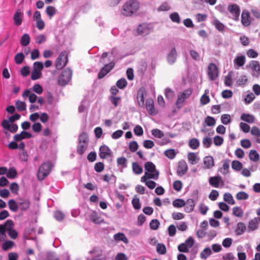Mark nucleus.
<instances>
[{
  "instance_id": "nucleus-42",
  "label": "nucleus",
  "mask_w": 260,
  "mask_h": 260,
  "mask_svg": "<svg viewBox=\"0 0 260 260\" xmlns=\"http://www.w3.org/2000/svg\"><path fill=\"white\" fill-rule=\"evenodd\" d=\"M24 58V55L22 53L20 52L15 55L14 60L16 64H20L23 62Z\"/></svg>"
},
{
  "instance_id": "nucleus-3",
  "label": "nucleus",
  "mask_w": 260,
  "mask_h": 260,
  "mask_svg": "<svg viewBox=\"0 0 260 260\" xmlns=\"http://www.w3.org/2000/svg\"><path fill=\"white\" fill-rule=\"evenodd\" d=\"M53 166L51 162L47 161L43 164L39 168L37 176L40 180L44 179L50 173Z\"/></svg>"
},
{
  "instance_id": "nucleus-56",
  "label": "nucleus",
  "mask_w": 260,
  "mask_h": 260,
  "mask_svg": "<svg viewBox=\"0 0 260 260\" xmlns=\"http://www.w3.org/2000/svg\"><path fill=\"white\" fill-rule=\"evenodd\" d=\"M54 217L57 221H61L65 217L64 214L61 211L57 210L55 211Z\"/></svg>"
},
{
  "instance_id": "nucleus-32",
  "label": "nucleus",
  "mask_w": 260,
  "mask_h": 260,
  "mask_svg": "<svg viewBox=\"0 0 260 260\" xmlns=\"http://www.w3.org/2000/svg\"><path fill=\"white\" fill-rule=\"evenodd\" d=\"M251 134L255 137V141L257 143H260V129L256 127L253 126L250 131Z\"/></svg>"
},
{
  "instance_id": "nucleus-8",
  "label": "nucleus",
  "mask_w": 260,
  "mask_h": 260,
  "mask_svg": "<svg viewBox=\"0 0 260 260\" xmlns=\"http://www.w3.org/2000/svg\"><path fill=\"white\" fill-rule=\"evenodd\" d=\"M218 70L215 64L210 63L208 66V75L209 79L212 80H215L218 76Z\"/></svg>"
},
{
  "instance_id": "nucleus-17",
  "label": "nucleus",
  "mask_w": 260,
  "mask_h": 260,
  "mask_svg": "<svg viewBox=\"0 0 260 260\" xmlns=\"http://www.w3.org/2000/svg\"><path fill=\"white\" fill-rule=\"evenodd\" d=\"M22 97L24 98V99H25L26 98H28V100H29V101L31 103H35L37 100V95L31 92V90L28 89H26L22 93Z\"/></svg>"
},
{
  "instance_id": "nucleus-63",
  "label": "nucleus",
  "mask_w": 260,
  "mask_h": 260,
  "mask_svg": "<svg viewBox=\"0 0 260 260\" xmlns=\"http://www.w3.org/2000/svg\"><path fill=\"white\" fill-rule=\"evenodd\" d=\"M46 12L50 18H51L56 14V10L54 7L52 6H48L46 8Z\"/></svg>"
},
{
  "instance_id": "nucleus-13",
  "label": "nucleus",
  "mask_w": 260,
  "mask_h": 260,
  "mask_svg": "<svg viewBox=\"0 0 260 260\" xmlns=\"http://www.w3.org/2000/svg\"><path fill=\"white\" fill-rule=\"evenodd\" d=\"M188 167L186 162L184 160L180 161L177 171V174L179 176H182L186 173Z\"/></svg>"
},
{
  "instance_id": "nucleus-58",
  "label": "nucleus",
  "mask_w": 260,
  "mask_h": 260,
  "mask_svg": "<svg viewBox=\"0 0 260 260\" xmlns=\"http://www.w3.org/2000/svg\"><path fill=\"white\" fill-rule=\"evenodd\" d=\"M233 214L237 217H241L243 215V211L239 207H235L233 209Z\"/></svg>"
},
{
  "instance_id": "nucleus-16",
  "label": "nucleus",
  "mask_w": 260,
  "mask_h": 260,
  "mask_svg": "<svg viewBox=\"0 0 260 260\" xmlns=\"http://www.w3.org/2000/svg\"><path fill=\"white\" fill-rule=\"evenodd\" d=\"M241 22L245 26H248L251 23V18L249 13L246 10H243L241 15Z\"/></svg>"
},
{
  "instance_id": "nucleus-48",
  "label": "nucleus",
  "mask_w": 260,
  "mask_h": 260,
  "mask_svg": "<svg viewBox=\"0 0 260 260\" xmlns=\"http://www.w3.org/2000/svg\"><path fill=\"white\" fill-rule=\"evenodd\" d=\"M173 205L175 208H181L185 206V201L181 199H177L173 202Z\"/></svg>"
},
{
  "instance_id": "nucleus-19",
  "label": "nucleus",
  "mask_w": 260,
  "mask_h": 260,
  "mask_svg": "<svg viewBox=\"0 0 260 260\" xmlns=\"http://www.w3.org/2000/svg\"><path fill=\"white\" fill-rule=\"evenodd\" d=\"M209 182L212 186L216 188L219 187V185L220 183L223 184L222 178L219 176L210 177Z\"/></svg>"
},
{
  "instance_id": "nucleus-52",
  "label": "nucleus",
  "mask_w": 260,
  "mask_h": 260,
  "mask_svg": "<svg viewBox=\"0 0 260 260\" xmlns=\"http://www.w3.org/2000/svg\"><path fill=\"white\" fill-rule=\"evenodd\" d=\"M14 245V242L10 240H8L5 241L3 245L2 248L4 250L7 251L10 249H11Z\"/></svg>"
},
{
  "instance_id": "nucleus-50",
  "label": "nucleus",
  "mask_w": 260,
  "mask_h": 260,
  "mask_svg": "<svg viewBox=\"0 0 260 260\" xmlns=\"http://www.w3.org/2000/svg\"><path fill=\"white\" fill-rule=\"evenodd\" d=\"M204 122L207 125L212 126L215 124L216 120L213 117L208 116L205 118Z\"/></svg>"
},
{
  "instance_id": "nucleus-1",
  "label": "nucleus",
  "mask_w": 260,
  "mask_h": 260,
  "mask_svg": "<svg viewBox=\"0 0 260 260\" xmlns=\"http://www.w3.org/2000/svg\"><path fill=\"white\" fill-rule=\"evenodd\" d=\"M139 8V4L137 1L130 0L125 3L122 7V14L129 16L135 13Z\"/></svg>"
},
{
  "instance_id": "nucleus-30",
  "label": "nucleus",
  "mask_w": 260,
  "mask_h": 260,
  "mask_svg": "<svg viewBox=\"0 0 260 260\" xmlns=\"http://www.w3.org/2000/svg\"><path fill=\"white\" fill-rule=\"evenodd\" d=\"M246 230V226L243 222H240L237 223L235 230V234L236 235H241L243 234Z\"/></svg>"
},
{
  "instance_id": "nucleus-62",
  "label": "nucleus",
  "mask_w": 260,
  "mask_h": 260,
  "mask_svg": "<svg viewBox=\"0 0 260 260\" xmlns=\"http://www.w3.org/2000/svg\"><path fill=\"white\" fill-rule=\"evenodd\" d=\"M126 85L127 81L124 78H121L116 82V86L120 89H123Z\"/></svg>"
},
{
  "instance_id": "nucleus-43",
  "label": "nucleus",
  "mask_w": 260,
  "mask_h": 260,
  "mask_svg": "<svg viewBox=\"0 0 260 260\" xmlns=\"http://www.w3.org/2000/svg\"><path fill=\"white\" fill-rule=\"evenodd\" d=\"M133 172L137 175L140 174L143 172L142 168L137 162H133L132 164Z\"/></svg>"
},
{
  "instance_id": "nucleus-59",
  "label": "nucleus",
  "mask_w": 260,
  "mask_h": 260,
  "mask_svg": "<svg viewBox=\"0 0 260 260\" xmlns=\"http://www.w3.org/2000/svg\"><path fill=\"white\" fill-rule=\"evenodd\" d=\"M88 137L86 133H82L79 136V143L88 144Z\"/></svg>"
},
{
  "instance_id": "nucleus-22",
  "label": "nucleus",
  "mask_w": 260,
  "mask_h": 260,
  "mask_svg": "<svg viewBox=\"0 0 260 260\" xmlns=\"http://www.w3.org/2000/svg\"><path fill=\"white\" fill-rule=\"evenodd\" d=\"M137 32L139 35L145 36L150 33V29L147 24H143L139 25L137 28Z\"/></svg>"
},
{
  "instance_id": "nucleus-14",
  "label": "nucleus",
  "mask_w": 260,
  "mask_h": 260,
  "mask_svg": "<svg viewBox=\"0 0 260 260\" xmlns=\"http://www.w3.org/2000/svg\"><path fill=\"white\" fill-rule=\"evenodd\" d=\"M146 108L148 113L151 115H154L156 114L154 102L151 98L148 99L146 102Z\"/></svg>"
},
{
  "instance_id": "nucleus-36",
  "label": "nucleus",
  "mask_w": 260,
  "mask_h": 260,
  "mask_svg": "<svg viewBox=\"0 0 260 260\" xmlns=\"http://www.w3.org/2000/svg\"><path fill=\"white\" fill-rule=\"evenodd\" d=\"M249 157L251 161L257 162L259 159V155L256 150H251L249 152Z\"/></svg>"
},
{
  "instance_id": "nucleus-40",
  "label": "nucleus",
  "mask_w": 260,
  "mask_h": 260,
  "mask_svg": "<svg viewBox=\"0 0 260 260\" xmlns=\"http://www.w3.org/2000/svg\"><path fill=\"white\" fill-rule=\"evenodd\" d=\"M17 174V171L14 167H11L9 170L7 169V172L6 173L7 177L9 179L15 178Z\"/></svg>"
},
{
  "instance_id": "nucleus-37",
  "label": "nucleus",
  "mask_w": 260,
  "mask_h": 260,
  "mask_svg": "<svg viewBox=\"0 0 260 260\" xmlns=\"http://www.w3.org/2000/svg\"><path fill=\"white\" fill-rule=\"evenodd\" d=\"M30 37L27 34H25L22 35L20 39V44L23 46H26L30 43Z\"/></svg>"
},
{
  "instance_id": "nucleus-39",
  "label": "nucleus",
  "mask_w": 260,
  "mask_h": 260,
  "mask_svg": "<svg viewBox=\"0 0 260 260\" xmlns=\"http://www.w3.org/2000/svg\"><path fill=\"white\" fill-rule=\"evenodd\" d=\"M8 205L11 210L13 212H16L19 208L18 202H16L14 200H10L8 202Z\"/></svg>"
},
{
  "instance_id": "nucleus-6",
  "label": "nucleus",
  "mask_w": 260,
  "mask_h": 260,
  "mask_svg": "<svg viewBox=\"0 0 260 260\" xmlns=\"http://www.w3.org/2000/svg\"><path fill=\"white\" fill-rule=\"evenodd\" d=\"M72 71L71 69H67L63 70L58 77V83L60 86L67 85L71 79Z\"/></svg>"
},
{
  "instance_id": "nucleus-31",
  "label": "nucleus",
  "mask_w": 260,
  "mask_h": 260,
  "mask_svg": "<svg viewBox=\"0 0 260 260\" xmlns=\"http://www.w3.org/2000/svg\"><path fill=\"white\" fill-rule=\"evenodd\" d=\"M259 222V219L255 217L249 222L248 227L250 230L254 231L258 228Z\"/></svg>"
},
{
  "instance_id": "nucleus-10",
  "label": "nucleus",
  "mask_w": 260,
  "mask_h": 260,
  "mask_svg": "<svg viewBox=\"0 0 260 260\" xmlns=\"http://www.w3.org/2000/svg\"><path fill=\"white\" fill-rule=\"evenodd\" d=\"M228 10L233 19L235 20L239 19L240 10L238 6L236 4L230 5L228 7Z\"/></svg>"
},
{
  "instance_id": "nucleus-11",
  "label": "nucleus",
  "mask_w": 260,
  "mask_h": 260,
  "mask_svg": "<svg viewBox=\"0 0 260 260\" xmlns=\"http://www.w3.org/2000/svg\"><path fill=\"white\" fill-rule=\"evenodd\" d=\"M246 62V57L244 55H237L233 60V63L235 69H239L243 67Z\"/></svg>"
},
{
  "instance_id": "nucleus-51",
  "label": "nucleus",
  "mask_w": 260,
  "mask_h": 260,
  "mask_svg": "<svg viewBox=\"0 0 260 260\" xmlns=\"http://www.w3.org/2000/svg\"><path fill=\"white\" fill-rule=\"evenodd\" d=\"M87 145L88 144L86 143H79V145L77 148L78 153L81 155L83 154L86 150Z\"/></svg>"
},
{
  "instance_id": "nucleus-34",
  "label": "nucleus",
  "mask_w": 260,
  "mask_h": 260,
  "mask_svg": "<svg viewBox=\"0 0 260 260\" xmlns=\"http://www.w3.org/2000/svg\"><path fill=\"white\" fill-rule=\"evenodd\" d=\"M212 253L211 249L209 247H206L200 253V258L202 259H206Z\"/></svg>"
},
{
  "instance_id": "nucleus-28",
  "label": "nucleus",
  "mask_w": 260,
  "mask_h": 260,
  "mask_svg": "<svg viewBox=\"0 0 260 260\" xmlns=\"http://www.w3.org/2000/svg\"><path fill=\"white\" fill-rule=\"evenodd\" d=\"M230 160L225 159L223 161L222 166L219 169V171L223 175H226L229 172Z\"/></svg>"
},
{
  "instance_id": "nucleus-18",
  "label": "nucleus",
  "mask_w": 260,
  "mask_h": 260,
  "mask_svg": "<svg viewBox=\"0 0 260 260\" xmlns=\"http://www.w3.org/2000/svg\"><path fill=\"white\" fill-rule=\"evenodd\" d=\"M205 169H210L214 166V160L211 156H205L203 159Z\"/></svg>"
},
{
  "instance_id": "nucleus-61",
  "label": "nucleus",
  "mask_w": 260,
  "mask_h": 260,
  "mask_svg": "<svg viewBox=\"0 0 260 260\" xmlns=\"http://www.w3.org/2000/svg\"><path fill=\"white\" fill-rule=\"evenodd\" d=\"M159 224L160 223L157 219H152L149 224L150 228L153 230H156L158 228Z\"/></svg>"
},
{
  "instance_id": "nucleus-38",
  "label": "nucleus",
  "mask_w": 260,
  "mask_h": 260,
  "mask_svg": "<svg viewBox=\"0 0 260 260\" xmlns=\"http://www.w3.org/2000/svg\"><path fill=\"white\" fill-rule=\"evenodd\" d=\"M15 106L17 110L19 112L24 111L26 110V105L24 102H22L21 101H17L15 103Z\"/></svg>"
},
{
  "instance_id": "nucleus-23",
  "label": "nucleus",
  "mask_w": 260,
  "mask_h": 260,
  "mask_svg": "<svg viewBox=\"0 0 260 260\" xmlns=\"http://www.w3.org/2000/svg\"><path fill=\"white\" fill-rule=\"evenodd\" d=\"M32 137V135L27 132L22 131L20 134H16L14 136V139L16 141H20L24 139H29Z\"/></svg>"
},
{
  "instance_id": "nucleus-41",
  "label": "nucleus",
  "mask_w": 260,
  "mask_h": 260,
  "mask_svg": "<svg viewBox=\"0 0 260 260\" xmlns=\"http://www.w3.org/2000/svg\"><path fill=\"white\" fill-rule=\"evenodd\" d=\"M132 203L133 207L135 209H140L141 208V204L140 203V199L139 197L135 195L132 200Z\"/></svg>"
},
{
  "instance_id": "nucleus-44",
  "label": "nucleus",
  "mask_w": 260,
  "mask_h": 260,
  "mask_svg": "<svg viewBox=\"0 0 260 260\" xmlns=\"http://www.w3.org/2000/svg\"><path fill=\"white\" fill-rule=\"evenodd\" d=\"M165 96L168 100L171 101L175 96V92L170 88H167L165 89Z\"/></svg>"
},
{
  "instance_id": "nucleus-35",
  "label": "nucleus",
  "mask_w": 260,
  "mask_h": 260,
  "mask_svg": "<svg viewBox=\"0 0 260 260\" xmlns=\"http://www.w3.org/2000/svg\"><path fill=\"white\" fill-rule=\"evenodd\" d=\"M241 120L249 123H252L254 121V117L249 114L243 113L240 117Z\"/></svg>"
},
{
  "instance_id": "nucleus-25",
  "label": "nucleus",
  "mask_w": 260,
  "mask_h": 260,
  "mask_svg": "<svg viewBox=\"0 0 260 260\" xmlns=\"http://www.w3.org/2000/svg\"><path fill=\"white\" fill-rule=\"evenodd\" d=\"M185 211L187 213L191 212L195 206L194 201L191 199H188L186 202H185Z\"/></svg>"
},
{
  "instance_id": "nucleus-29",
  "label": "nucleus",
  "mask_w": 260,
  "mask_h": 260,
  "mask_svg": "<svg viewBox=\"0 0 260 260\" xmlns=\"http://www.w3.org/2000/svg\"><path fill=\"white\" fill-rule=\"evenodd\" d=\"M187 158L189 162L191 165H195L200 161V157L198 156L197 154L194 152L188 153Z\"/></svg>"
},
{
  "instance_id": "nucleus-7",
  "label": "nucleus",
  "mask_w": 260,
  "mask_h": 260,
  "mask_svg": "<svg viewBox=\"0 0 260 260\" xmlns=\"http://www.w3.org/2000/svg\"><path fill=\"white\" fill-rule=\"evenodd\" d=\"M247 69L250 68L252 70V75L253 77H258L260 75V63L256 60H251L246 67Z\"/></svg>"
},
{
  "instance_id": "nucleus-60",
  "label": "nucleus",
  "mask_w": 260,
  "mask_h": 260,
  "mask_svg": "<svg viewBox=\"0 0 260 260\" xmlns=\"http://www.w3.org/2000/svg\"><path fill=\"white\" fill-rule=\"evenodd\" d=\"M151 133L154 137L159 139L162 138L164 136L163 132L157 128L152 129Z\"/></svg>"
},
{
  "instance_id": "nucleus-46",
  "label": "nucleus",
  "mask_w": 260,
  "mask_h": 260,
  "mask_svg": "<svg viewBox=\"0 0 260 260\" xmlns=\"http://www.w3.org/2000/svg\"><path fill=\"white\" fill-rule=\"evenodd\" d=\"M189 147L192 149H197L199 145H200V142L199 140L196 138H193L191 139L189 141Z\"/></svg>"
},
{
  "instance_id": "nucleus-45",
  "label": "nucleus",
  "mask_w": 260,
  "mask_h": 260,
  "mask_svg": "<svg viewBox=\"0 0 260 260\" xmlns=\"http://www.w3.org/2000/svg\"><path fill=\"white\" fill-rule=\"evenodd\" d=\"M109 100L114 107H117L121 102V97L114 95H111L109 97Z\"/></svg>"
},
{
  "instance_id": "nucleus-49",
  "label": "nucleus",
  "mask_w": 260,
  "mask_h": 260,
  "mask_svg": "<svg viewBox=\"0 0 260 260\" xmlns=\"http://www.w3.org/2000/svg\"><path fill=\"white\" fill-rule=\"evenodd\" d=\"M223 199L230 204L234 205L235 203L233 197L230 193H225L223 196Z\"/></svg>"
},
{
  "instance_id": "nucleus-2",
  "label": "nucleus",
  "mask_w": 260,
  "mask_h": 260,
  "mask_svg": "<svg viewBox=\"0 0 260 260\" xmlns=\"http://www.w3.org/2000/svg\"><path fill=\"white\" fill-rule=\"evenodd\" d=\"M14 222L11 220H7L4 224H0V234L5 235L6 231L8 232L9 237L13 239L17 237V232L13 229Z\"/></svg>"
},
{
  "instance_id": "nucleus-12",
  "label": "nucleus",
  "mask_w": 260,
  "mask_h": 260,
  "mask_svg": "<svg viewBox=\"0 0 260 260\" xmlns=\"http://www.w3.org/2000/svg\"><path fill=\"white\" fill-rule=\"evenodd\" d=\"M114 63L111 62L108 64L105 65V66L101 69L98 74L99 79L103 78L106 75H107L114 67Z\"/></svg>"
},
{
  "instance_id": "nucleus-9",
  "label": "nucleus",
  "mask_w": 260,
  "mask_h": 260,
  "mask_svg": "<svg viewBox=\"0 0 260 260\" xmlns=\"http://www.w3.org/2000/svg\"><path fill=\"white\" fill-rule=\"evenodd\" d=\"M68 61V54L66 52H61L57 58L56 62L57 69H60L64 67Z\"/></svg>"
},
{
  "instance_id": "nucleus-33",
  "label": "nucleus",
  "mask_w": 260,
  "mask_h": 260,
  "mask_svg": "<svg viewBox=\"0 0 260 260\" xmlns=\"http://www.w3.org/2000/svg\"><path fill=\"white\" fill-rule=\"evenodd\" d=\"M114 238L115 240L117 241H122L126 244L128 243V239L122 233H118L115 234L114 236Z\"/></svg>"
},
{
  "instance_id": "nucleus-15",
  "label": "nucleus",
  "mask_w": 260,
  "mask_h": 260,
  "mask_svg": "<svg viewBox=\"0 0 260 260\" xmlns=\"http://www.w3.org/2000/svg\"><path fill=\"white\" fill-rule=\"evenodd\" d=\"M2 126L11 133H15L17 131L18 126L16 124L11 125L7 119H4L2 123Z\"/></svg>"
},
{
  "instance_id": "nucleus-64",
  "label": "nucleus",
  "mask_w": 260,
  "mask_h": 260,
  "mask_svg": "<svg viewBox=\"0 0 260 260\" xmlns=\"http://www.w3.org/2000/svg\"><path fill=\"white\" fill-rule=\"evenodd\" d=\"M221 121L224 125H227L231 122V116L229 114H223L221 117Z\"/></svg>"
},
{
  "instance_id": "nucleus-54",
  "label": "nucleus",
  "mask_w": 260,
  "mask_h": 260,
  "mask_svg": "<svg viewBox=\"0 0 260 260\" xmlns=\"http://www.w3.org/2000/svg\"><path fill=\"white\" fill-rule=\"evenodd\" d=\"M170 18L171 20L175 23H179L180 22V18L177 12H173L170 15Z\"/></svg>"
},
{
  "instance_id": "nucleus-5",
  "label": "nucleus",
  "mask_w": 260,
  "mask_h": 260,
  "mask_svg": "<svg viewBox=\"0 0 260 260\" xmlns=\"http://www.w3.org/2000/svg\"><path fill=\"white\" fill-rule=\"evenodd\" d=\"M145 173H148L149 179L157 180L159 177V171L156 169L155 166L150 161L147 162L144 165Z\"/></svg>"
},
{
  "instance_id": "nucleus-20",
  "label": "nucleus",
  "mask_w": 260,
  "mask_h": 260,
  "mask_svg": "<svg viewBox=\"0 0 260 260\" xmlns=\"http://www.w3.org/2000/svg\"><path fill=\"white\" fill-rule=\"evenodd\" d=\"M110 154L111 150L108 146L103 145L100 147L99 155L101 158H106L109 156Z\"/></svg>"
},
{
  "instance_id": "nucleus-57",
  "label": "nucleus",
  "mask_w": 260,
  "mask_h": 260,
  "mask_svg": "<svg viewBox=\"0 0 260 260\" xmlns=\"http://www.w3.org/2000/svg\"><path fill=\"white\" fill-rule=\"evenodd\" d=\"M242 164L238 160H234L232 163V168L233 170L240 171L242 168Z\"/></svg>"
},
{
  "instance_id": "nucleus-26",
  "label": "nucleus",
  "mask_w": 260,
  "mask_h": 260,
  "mask_svg": "<svg viewBox=\"0 0 260 260\" xmlns=\"http://www.w3.org/2000/svg\"><path fill=\"white\" fill-rule=\"evenodd\" d=\"M23 14L19 10H18L13 16L14 24L17 26H19L22 22Z\"/></svg>"
},
{
  "instance_id": "nucleus-55",
  "label": "nucleus",
  "mask_w": 260,
  "mask_h": 260,
  "mask_svg": "<svg viewBox=\"0 0 260 260\" xmlns=\"http://www.w3.org/2000/svg\"><path fill=\"white\" fill-rule=\"evenodd\" d=\"M248 194L244 191H240L236 194V199L238 200H245L248 198Z\"/></svg>"
},
{
  "instance_id": "nucleus-53",
  "label": "nucleus",
  "mask_w": 260,
  "mask_h": 260,
  "mask_svg": "<svg viewBox=\"0 0 260 260\" xmlns=\"http://www.w3.org/2000/svg\"><path fill=\"white\" fill-rule=\"evenodd\" d=\"M171 9V6L167 2L162 3L160 6L157 8L158 12L160 11H167Z\"/></svg>"
},
{
  "instance_id": "nucleus-21",
  "label": "nucleus",
  "mask_w": 260,
  "mask_h": 260,
  "mask_svg": "<svg viewBox=\"0 0 260 260\" xmlns=\"http://www.w3.org/2000/svg\"><path fill=\"white\" fill-rule=\"evenodd\" d=\"M177 56V54L176 49L175 48H172L167 56L168 63L170 64H173L176 60Z\"/></svg>"
},
{
  "instance_id": "nucleus-47",
  "label": "nucleus",
  "mask_w": 260,
  "mask_h": 260,
  "mask_svg": "<svg viewBox=\"0 0 260 260\" xmlns=\"http://www.w3.org/2000/svg\"><path fill=\"white\" fill-rule=\"evenodd\" d=\"M209 93L208 90H206L205 91V93L201 96L200 99L201 103L202 105H206L209 103L210 99L209 97L207 95V94Z\"/></svg>"
},
{
  "instance_id": "nucleus-4",
  "label": "nucleus",
  "mask_w": 260,
  "mask_h": 260,
  "mask_svg": "<svg viewBox=\"0 0 260 260\" xmlns=\"http://www.w3.org/2000/svg\"><path fill=\"white\" fill-rule=\"evenodd\" d=\"M192 92V89L188 88L178 93L176 101V105L178 108L180 109L183 107L185 101L190 96Z\"/></svg>"
},
{
  "instance_id": "nucleus-27",
  "label": "nucleus",
  "mask_w": 260,
  "mask_h": 260,
  "mask_svg": "<svg viewBox=\"0 0 260 260\" xmlns=\"http://www.w3.org/2000/svg\"><path fill=\"white\" fill-rule=\"evenodd\" d=\"M145 91L144 89H140L137 93L138 103L140 107H143L144 105V94Z\"/></svg>"
},
{
  "instance_id": "nucleus-24",
  "label": "nucleus",
  "mask_w": 260,
  "mask_h": 260,
  "mask_svg": "<svg viewBox=\"0 0 260 260\" xmlns=\"http://www.w3.org/2000/svg\"><path fill=\"white\" fill-rule=\"evenodd\" d=\"M19 208L22 210H27L30 206V202L26 199H19L18 200Z\"/></svg>"
}]
</instances>
